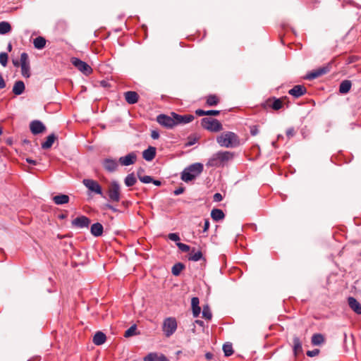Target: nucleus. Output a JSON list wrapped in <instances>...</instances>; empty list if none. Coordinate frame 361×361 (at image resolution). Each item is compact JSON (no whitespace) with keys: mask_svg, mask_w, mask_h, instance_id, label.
<instances>
[{"mask_svg":"<svg viewBox=\"0 0 361 361\" xmlns=\"http://www.w3.org/2000/svg\"><path fill=\"white\" fill-rule=\"evenodd\" d=\"M195 323H197V324H199L200 326H203V324H204V322L201 320H196Z\"/></svg>","mask_w":361,"mask_h":361,"instance_id":"63","label":"nucleus"},{"mask_svg":"<svg viewBox=\"0 0 361 361\" xmlns=\"http://www.w3.org/2000/svg\"><path fill=\"white\" fill-rule=\"evenodd\" d=\"M33 44L36 49H42L46 45V39L43 37L39 36L34 39Z\"/></svg>","mask_w":361,"mask_h":361,"instance_id":"28","label":"nucleus"},{"mask_svg":"<svg viewBox=\"0 0 361 361\" xmlns=\"http://www.w3.org/2000/svg\"><path fill=\"white\" fill-rule=\"evenodd\" d=\"M212 356H213L212 354L210 353H207L206 355H205L206 358L208 359V360L212 359Z\"/></svg>","mask_w":361,"mask_h":361,"instance_id":"61","label":"nucleus"},{"mask_svg":"<svg viewBox=\"0 0 361 361\" xmlns=\"http://www.w3.org/2000/svg\"><path fill=\"white\" fill-rule=\"evenodd\" d=\"M136 326L133 325L128 329H127L124 334V336L126 338L130 337L135 335L136 334Z\"/></svg>","mask_w":361,"mask_h":361,"instance_id":"38","label":"nucleus"},{"mask_svg":"<svg viewBox=\"0 0 361 361\" xmlns=\"http://www.w3.org/2000/svg\"><path fill=\"white\" fill-rule=\"evenodd\" d=\"M185 190V188H183V187H180V188H178L177 189H176L173 192L174 195H179L180 194H182Z\"/></svg>","mask_w":361,"mask_h":361,"instance_id":"51","label":"nucleus"},{"mask_svg":"<svg viewBox=\"0 0 361 361\" xmlns=\"http://www.w3.org/2000/svg\"><path fill=\"white\" fill-rule=\"evenodd\" d=\"M26 161H27V162H28V163H30V164H33V165H36V164H37V161H35V160H32V159H28V158H27V159H26Z\"/></svg>","mask_w":361,"mask_h":361,"instance_id":"58","label":"nucleus"},{"mask_svg":"<svg viewBox=\"0 0 361 361\" xmlns=\"http://www.w3.org/2000/svg\"><path fill=\"white\" fill-rule=\"evenodd\" d=\"M201 126L203 128L215 133L221 131L223 128L222 124L217 119L207 117L201 120Z\"/></svg>","mask_w":361,"mask_h":361,"instance_id":"5","label":"nucleus"},{"mask_svg":"<svg viewBox=\"0 0 361 361\" xmlns=\"http://www.w3.org/2000/svg\"><path fill=\"white\" fill-rule=\"evenodd\" d=\"M20 66L29 64L28 55L27 53H22L20 55Z\"/></svg>","mask_w":361,"mask_h":361,"instance_id":"41","label":"nucleus"},{"mask_svg":"<svg viewBox=\"0 0 361 361\" xmlns=\"http://www.w3.org/2000/svg\"><path fill=\"white\" fill-rule=\"evenodd\" d=\"M202 258V253L201 251L195 252L192 249L189 254L188 259L194 262H197Z\"/></svg>","mask_w":361,"mask_h":361,"instance_id":"31","label":"nucleus"},{"mask_svg":"<svg viewBox=\"0 0 361 361\" xmlns=\"http://www.w3.org/2000/svg\"><path fill=\"white\" fill-rule=\"evenodd\" d=\"M177 329V322L174 317H168L164 320L162 330L166 337L169 338Z\"/></svg>","mask_w":361,"mask_h":361,"instance_id":"6","label":"nucleus"},{"mask_svg":"<svg viewBox=\"0 0 361 361\" xmlns=\"http://www.w3.org/2000/svg\"><path fill=\"white\" fill-rule=\"evenodd\" d=\"M223 350L225 356H230L233 353V346L231 343H226L223 345Z\"/></svg>","mask_w":361,"mask_h":361,"instance_id":"35","label":"nucleus"},{"mask_svg":"<svg viewBox=\"0 0 361 361\" xmlns=\"http://www.w3.org/2000/svg\"><path fill=\"white\" fill-rule=\"evenodd\" d=\"M264 109L271 108L274 110H279L283 107V99L281 98L270 97L262 104Z\"/></svg>","mask_w":361,"mask_h":361,"instance_id":"10","label":"nucleus"},{"mask_svg":"<svg viewBox=\"0 0 361 361\" xmlns=\"http://www.w3.org/2000/svg\"><path fill=\"white\" fill-rule=\"evenodd\" d=\"M126 101L130 104H134L138 102L139 96L136 92L128 91L124 94Z\"/></svg>","mask_w":361,"mask_h":361,"instance_id":"17","label":"nucleus"},{"mask_svg":"<svg viewBox=\"0 0 361 361\" xmlns=\"http://www.w3.org/2000/svg\"><path fill=\"white\" fill-rule=\"evenodd\" d=\"M151 137L152 139H158L159 137V133L157 130H152L151 133Z\"/></svg>","mask_w":361,"mask_h":361,"instance_id":"53","label":"nucleus"},{"mask_svg":"<svg viewBox=\"0 0 361 361\" xmlns=\"http://www.w3.org/2000/svg\"><path fill=\"white\" fill-rule=\"evenodd\" d=\"M91 233L96 237L102 235L103 233V226L100 223L93 224L91 226Z\"/></svg>","mask_w":361,"mask_h":361,"instance_id":"24","label":"nucleus"},{"mask_svg":"<svg viewBox=\"0 0 361 361\" xmlns=\"http://www.w3.org/2000/svg\"><path fill=\"white\" fill-rule=\"evenodd\" d=\"M293 350L295 355H298L302 351L301 342L298 337L293 338Z\"/></svg>","mask_w":361,"mask_h":361,"instance_id":"30","label":"nucleus"},{"mask_svg":"<svg viewBox=\"0 0 361 361\" xmlns=\"http://www.w3.org/2000/svg\"><path fill=\"white\" fill-rule=\"evenodd\" d=\"M20 67H21V73H22L23 76L25 78H29L30 76V63L20 66Z\"/></svg>","mask_w":361,"mask_h":361,"instance_id":"37","label":"nucleus"},{"mask_svg":"<svg viewBox=\"0 0 361 361\" xmlns=\"http://www.w3.org/2000/svg\"><path fill=\"white\" fill-rule=\"evenodd\" d=\"M312 343L313 345H316V334H314L311 338Z\"/></svg>","mask_w":361,"mask_h":361,"instance_id":"59","label":"nucleus"},{"mask_svg":"<svg viewBox=\"0 0 361 361\" xmlns=\"http://www.w3.org/2000/svg\"><path fill=\"white\" fill-rule=\"evenodd\" d=\"M102 166L106 171L112 173L117 170L118 164L116 159L107 158L103 160Z\"/></svg>","mask_w":361,"mask_h":361,"instance_id":"12","label":"nucleus"},{"mask_svg":"<svg viewBox=\"0 0 361 361\" xmlns=\"http://www.w3.org/2000/svg\"><path fill=\"white\" fill-rule=\"evenodd\" d=\"M194 116L190 114L179 115L175 112L171 113L170 116L159 114L157 117V121L166 128H173L180 124H186L194 120Z\"/></svg>","mask_w":361,"mask_h":361,"instance_id":"1","label":"nucleus"},{"mask_svg":"<svg viewBox=\"0 0 361 361\" xmlns=\"http://www.w3.org/2000/svg\"><path fill=\"white\" fill-rule=\"evenodd\" d=\"M220 111L218 110H209L207 111V116H218Z\"/></svg>","mask_w":361,"mask_h":361,"instance_id":"49","label":"nucleus"},{"mask_svg":"<svg viewBox=\"0 0 361 361\" xmlns=\"http://www.w3.org/2000/svg\"><path fill=\"white\" fill-rule=\"evenodd\" d=\"M307 355L310 357H314L316 355V350H309L307 352Z\"/></svg>","mask_w":361,"mask_h":361,"instance_id":"57","label":"nucleus"},{"mask_svg":"<svg viewBox=\"0 0 361 361\" xmlns=\"http://www.w3.org/2000/svg\"><path fill=\"white\" fill-rule=\"evenodd\" d=\"M30 129L32 134L37 135L46 130L45 126L40 121H33L30 124Z\"/></svg>","mask_w":361,"mask_h":361,"instance_id":"13","label":"nucleus"},{"mask_svg":"<svg viewBox=\"0 0 361 361\" xmlns=\"http://www.w3.org/2000/svg\"><path fill=\"white\" fill-rule=\"evenodd\" d=\"M156 155V148L154 147H149L142 152V157L146 161H152Z\"/></svg>","mask_w":361,"mask_h":361,"instance_id":"19","label":"nucleus"},{"mask_svg":"<svg viewBox=\"0 0 361 361\" xmlns=\"http://www.w3.org/2000/svg\"><path fill=\"white\" fill-rule=\"evenodd\" d=\"M331 64L328 63L326 66H325L322 68H317V77L329 73L331 70Z\"/></svg>","mask_w":361,"mask_h":361,"instance_id":"36","label":"nucleus"},{"mask_svg":"<svg viewBox=\"0 0 361 361\" xmlns=\"http://www.w3.org/2000/svg\"><path fill=\"white\" fill-rule=\"evenodd\" d=\"M152 183H153L157 186H159L161 184V181L157 180H153V179H152Z\"/></svg>","mask_w":361,"mask_h":361,"instance_id":"60","label":"nucleus"},{"mask_svg":"<svg viewBox=\"0 0 361 361\" xmlns=\"http://www.w3.org/2000/svg\"><path fill=\"white\" fill-rule=\"evenodd\" d=\"M184 267V265L180 262L175 264L171 269L173 275L178 276L180 274V272L183 270Z\"/></svg>","mask_w":361,"mask_h":361,"instance_id":"34","label":"nucleus"},{"mask_svg":"<svg viewBox=\"0 0 361 361\" xmlns=\"http://www.w3.org/2000/svg\"><path fill=\"white\" fill-rule=\"evenodd\" d=\"M202 316L206 319H211L212 314L208 306H204L203 307Z\"/></svg>","mask_w":361,"mask_h":361,"instance_id":"39","label":"nucleus"},{"mask_svg":"<svg viewBox=\"0 0 361 361\" xmlns=\"http://www.w3.org/2000/svg\"><path fill=\"white\" fill-rule=\"evenodd\" d=\"M57 139L56 135L54 133L50 134L47 137L45 142L42 143V148L44 149H47L51 147L54 141Z\"/></svg>","mask_w":361,"mask_h":361,"instance_id":"22","label":"nucleus"},{"mask_svg":"<svg viewBox=\"0 0 361 361\" xmlns=\"http://www.w3.org/2000/svg\"><path fill=\"white\" fill-rule=\"evenodd\" d=\"M137 161V154L135 152H133L128 154L126 156L121 157L118 159L119 163L122 166H130L135 163Z\"/></svg>","mask_w":361,"mask_h":361,"instance_id":"11","label":"nucleus"},{"mask_svg":"<svg viewBox=\"0 0 361 361\" xmlns=\"http://www.w3.org/2000/svg\"><path fill=\"white\" fill-rule=\"evenodd\" d=\"M90 223V219L85 216L77 217L72 221V225L80 228L88 227Z\"/></svg>","mask_w":361,"mask_h":361,"instance_id":"14","label":"nucleus"},{"mask_svg":"<svg viewBox=\"0 0 361 361\" xmlns=\"http://www.w3.org/2000/svg\"><path fill=\"white\" fill-rule=\"evenodd\" d=\"M53 201L57 205L67 204L69 202V197L67 195L60 194L54 196Z\"/></svg>","mask_w":361,"mask_h":361,"instance_id":"23","label":"nucleus"},{"mask_svg":"<svg viewBox=\"0 0 361 361\" xmlns=\"http://www.w3.org/2000/svg\"><path fill=\"white\" fill-rule=\"evenodd\" d=\"M325 338L323 335L317 334V345L324 343Z\"/></svg>","mask_w":361,"mask_h":361,"instance_id":"47","label":"nucleus"},{"mask_svg":"<svg viewBox=\"0 0 361 361\" xmlns=\"http://www.w3.org/2000/svg\"><path fill=\"white\" fill-rule=\"evenodd\" d=\"M234 157L233 152L228 151H219L214 154L208 160L207 166L209 167H221L227 164Z\"/></svg>","mask_w":361,"mask_h":361,"instance_id":"3","label":"nucleus"},{"mask_svg":"<svg viewBox=\"0 0 361 361\" xmlns=\"http://www.w3.org/2000/svg\"><path fill=\"white\" fill-rule=\"evenodd\" d=\"M348 300L350 307L357 314H361V305L357 300L353 297H349Z\"/></svg>","mask_w":361,"mask_h":361,"instance_id":"18","label":"nucleus"},{"mask_svg":"<svg viewBox=\"0 0 361 361\" xmlns=\"http://www.w3.org/2000/svg\"><path fill=\"white\" fill-rule=\"evenodd\" d=\"M108 195L111 201L119 202L121 199V187L116 180H112L108 188Z\"/></svg>","mask_w":361,"mask_h":361,"instance_id":"7","label":"nucleus"},{"mask_svg":"<svg viewBox=\"0 0 361 361\" xmlns=\"http://www.w3.org/2000/svg\"><path fill=\"white\" fill-rule=\"evenodd\" d=\"M82 183L90 192L103 195L102 187L97 181L92 179H83Z\"/></svg>","mask_w":361,"mask_h":361,"instance_id":"9","label":"nucleus"},{"mask_svg":"<svg viewBox=\"0 0 361 361\" xmlns=\"http://www.w3.org/2000/svg\"><path fill=\"white\" fill-rule=\"evenodd\" d=\"M168 238L171 240L175 241V242H178V240H180L179 235L177 233H169V235H168Z\"/></svg>","mask_w":361,"mask_h":361,"instance_id":"44","label":"nucleus"},{"mask_svg":"<svg viewBox=\"0 0 361 361\" xmlns=\"http://www.w3.org/2000/svg\"><path fill=\"white\" fill-rule=\"evenodd\" d=\"M6 87V82L4 79L2 77L1 73H0V89H3Z\"/></svg>","mask_w":361,"mask_h":361,"instance_id":"55","label":"nucleus"},{"mask_svg":"<svg viewBox=\"0 0 361 361\" xmlns=\"http://www.w3.org/2000/svg\"><path fill=\"white\" fill-rule=\"evenodd\" d=\"M176 245L182 251V252H188L190 251V246H188L186 244L182 243H177Z\"/></svg>","mask_w":361,"mask_h":361,"instance_id":"43","label":"nucleus"},{"mask_svg":"<svg viewBox=\"0 0 361 361\" xmlns=\"http://www.w3.org/2000/svg\"><path fill=\"white\" fill-rule=\"evenodd\" d=\"M137 180L133 173L128 174L124 180L126 186L130 187L135 184Z\"/></svg>","mask_w":361,"mask_h":361,"instance_id":"33","label":"nucleus"},{"mask_svg":"<svg viewBox=\"0 0 361 361\" xmlns=\"http://www.w3.org/2000/svg\"><path fill=\"white\" fill-rule=\"evenodd\" d=\"M222 199L223 197L220 193L217 192L214 195L213 200L214 202H220Z\"/></svg>","mask_w":361,"mask_h":361,"instance_id":"48","label":"nucleus"},{"mask_svg":"<svg viewBox=\"0 0 361 361\" xmlns=\"http://www.w3.org/2000/svg\"><path fill=\"white\" fill-rule=\"evenodd\" d=\"M104 208L105 209H111V211L114 212H116L118 210L114 207L112 206L111 204H106L104 205Z\"/></svg>","mask_w":361,"mask_h":361,"instance_id":"56","label":"nucleus"},{"mask_svg":"<svg viewBox=\"0 0 361 361\" xmlns=\"http://www.w3.org/2000/svg\"><path fill=\"white\" fill-rule=\"evenodd\" d=\"M209 221L208 219L204 220V227H203V231L207 232L209 228Z\"/></svg>","mask_w":361,"mask_h":361,"instance_id":"54","label":"nucleus"},{"mask_svg":"<svg viewBox=\"0 0 361 361\" xmlns=\"http://www.w3.org/2000/svg\"><path fill=\"white\" fill-rule=\"evenodd\" d=\"M13 63L16 67H18L20 65V63H19L18 61H13Z\"/></svg>","mask_w":361,"mask_h":361,"instance_id":"62","label":"nucleus"},{"mask_svg":"<svg viewBox=\"0 0 361 361\" xmlns=\"http://www.w3.org/2000/svg\"><path fill=\"white\" fill-rule=\"evenodd\" d=\"M219 102V97L215 94H210L207 97L206 104L209 106H216Z\"/></svg>","mask_w":361,"mask_h":361,"instance_id":"29","label":"nucleus"},{"mask_svg":"<svg viewBox=\"0 0 361 361\" xmlns=\"http://www.w3.org/2000/svg\"><path fill=\"white\" fill-rule=\"evenodd\" d=\"M316 78V71L313 70L309 74H307L304 78L306 80H312Z\"/></svg>","mask_w":361,"mask_h":361,"instance_id":"45","label":"nucleus"},{"mask_svg":"<svg viewBox=\"0 0 361 361\" xmlns=\"http://www.w3.org/2000/svg\"><path fill=\"white\" fill-rule=\"evenodd\" d=\"M306 92L307 89L304 85H297L288 90V94L295 98H298L305 94Z\"/></svg>","mask_w":361,"mask_h":361,"instance_id":"15","label":"nucleus"},{"mask_svg":"<svg viewBox=\"0 0 361 361\" xmlns=\"http://www.w3.org/2000/svg\"><path fill=\"white\" fill-rule=\"evenodd\" d=\"M25 90V84L23 81L18 80L15 82L13 87V92L16 95L23 94Z\"/></svg>","mask_w":361,"mask_h":361,"instance_id":"25","label":"nucleus"},{"mask_svg":"<svg viewBox=\"0 0 361 361\" xmlns=\"http://www.w3.org/2000/svg\"><path fill=\"white\" fill-rule=\"evenodd\" d=\"M137 173H138V178L142 183H149L152 182V178L151 176H140L139 175V172Z\"/></svg>","mask_w":361,"mask_h":361,"instance_id":"42","label":"nucleus"},{"mask_svg":"<svg viewBox=\"0 0 361 361\" xmlns=\"http://www.w3.org/2000/svg\"><path fill=\"white\" fill-rule=\"evenodd\" d=\"M200 300L197 297H194L191 300V306L192 309V314L195 317H197L201 312V308L199 306Z\"/></svg>","mask_w":361,"mask_h":361,"instance_id":"20","label":"nucleus"},{"mask_svg":"<svg viewBox=\"0 0 361 361\" xmlns=\"http://www.w3.org/2000/svg\"><path fill=\"white\" fill-rule=\"evenodd\" d=\"M216 142L221 147L226 148H235L240 145L238 135L231 131L221 133L216 137Z\"/></svg>","mask_w":361,"mask_h":361,"instance_id":"2","label":"nucleus"},{"mask_svg":"<svg viewBox=\"0 0 361 361\" xmlns=\"http://www.w3.org/2000/svg\"><path fill=\"white\" fill-rule=\"evenodd\" d=\"M106 340V335L102 331H97L92 339L93 343L97 345H102Z\"/></svg>","mask_w":361,"mask_h":361,"instance_id":"21","label":"nucleus"},{"mask_svg":"<svg viewBox=\"0 0 361 361\" xmlns=\"http://www.w3.org/2000/svg\"><path fill=\"white\" fill-rule=\"evenodd\" d=\"M7 61L8 54L5 52H1L0 54V63L5 67L7 65Z\"/></svg>","mask_w":361,"mask_h":361,"instance_id":"40","label":"nucleus"},{"mask_svg":"<svg viewBox=\"0 0 361 361\" xmlns=\"http://www.w3.org/2000/svg\"><path fill=\"white\" fill-rule=\"evenodd\" d=\"M195 114L199 116H207V111L202 109H197Z\"/></svg>","mask_w":361,"mask_h":361,"instance_id":"52","label":"nucleus"},{"mask_svg":"<svg viewBox=\"0 0 361 361\" xmlns=\"http://www.w3.org/2000/svg\"><path fill=\"white\" fill-rule=\"evenodd\" d=\"M143 361H169V360L163 354L158 355L156 353H150L144 357Z\"/></svg>","mask_w":361,"mask_h":361,"instance_id":"16","label":"nucleus"},{"mask_svg":"<svg viewBox=\"0 0 361 361\" xmlns=\"http://www.w3.org/2000/svg\"><path fill=\"white\" fill-rule=\"evenodd\" d=\"M295 132L293 128H290L286 130V135L291 137L295 135Z\"/></svg>","mask_w":361,"mask_h":361,"instance_id":"50","label":"nucleus"},{"mask_svg":"<svg viewBox=\"0 0 361 361\" xmlns=\"http://www.w3.org/2000/svg\"><path fill=\"white\" fill-rule=\"evenodd\" d=\"M351 88V82L345 80L341 82L339 87V92L342 94L348 93Z\"/></svg>","mask_w":361,"mask_h":361,"instance_id":"27","label":"nucleus"},{"mask_svg":"<svg viewBox=\"0 0 361 361\" xmlns=\"http://www.w3.org/2000/svg\"><path fill=\"white\" fill-rule=\"evenodd\" d=\"M72 64L85 75H89L92 73V68L85 62L80 59L73 57L71 59Z\"/></svg>","mask_w":361,"mask_h":361,"instance_id":"8","label":"nucleus"},{"mask_svg":"<svg viewBox=\"0 0 361 361\" xmlns=\"http://www.w3.org/2000/svg\"><path fill=\"white\" fill-rule=\"evenodd\" d=\"M203 171V165L195 163L185 169L181 173V179L185 182H189L197 177Z\"/></svg>","mask_w":361,"mask_h":361,"instance_id":"4","label":"nucleus"},{"mask_svg":"<svg viewBox=\"0 0 361 361\" xmlns=\"http://www.w3.org/2000/svg\"><path fill=\"white\" fill-rule=\"evenodd\" d=\"M11 30V26L9 23L6 21H2L0 23V34L5 35L8 33Z\"/></svg>","mask_w":361,"mask_h":361,"instance_id":"32","label":"nucleus"},{"mask_svg":"<svg viewBox=\"0 0 361 361\" xmlns=\"http://www.w3.org/2000/svg\"><path fill=\"white\" fill-rule=\"evenodd\" d=\"M211 216L215 221H219L222 220L225 215L221 209H213L211 212Z\"/></svg>","mask_w":361,"mask_h":361,"instance_id":"26","label":"nucleus"},{"mask_svg":"<svg viewBox=\"0 0 361 361\" xmlns=\"http://www.w3.org/2000/svg\"><path fill=\"white\" fill-rule=\"evenodd\" d=\"M101 84H102V86H104V87H106V81H104V80H103V81H102V82H101Z\"/></svg>","mask_w":361,"mask_h":361,"instance_id":"64","label":"nucleus"},{"mask_svg":"<svg viewBox=\"0 0 361 361\" xmlns=\"http://www.w3.org/2000/svg\"><path fill=\"white\" fill-rule=\"evenodd\" d=\"M259 133V129L257 126H252L250 127V134L253 136L257 135Z\"/></svg>","mask_w":361,"mask_h":361,"instance_id":"46","label":"nucleus"}]
</instances>
